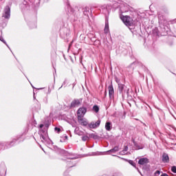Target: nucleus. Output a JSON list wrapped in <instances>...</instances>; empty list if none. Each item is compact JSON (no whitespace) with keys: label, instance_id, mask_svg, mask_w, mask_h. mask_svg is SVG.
I'll list each match as a JSON object with an SVG mask.
<instances>
[{"label":"nucleus","instance_id":"f257e3e1","mask_svg":"<svg viewBox=\"0 0 176 176\" xmlns=\"http://www.w3.org/2000/svg\"><path fill=\"white\" fill-rule=\"evenodd\" d=\"M120 19L126 25V27H131L133 25H135L137 24V19L134 18V16H130L129 15H121Z\"/></svg>","mask_w":176,"mask_h":176},{"label":"nucleus","instance_id":"f03ea898","mask_svg":"<svg viewBox=\"0 0 176 176\" xmlns=\"http://www.w3.org/2000/svg\"><path fill=\"white\" fill-rule=\"evenodd\" d=\"M86 112H87V109H86V107L79 108L77 111L78 118H83V116L86 115Z\"/></svg>","mask_w":176,"mask_h":176},{"label":"nucleus","instance_id":"7ed1b4c3","mask_svg":"<svg viewBox=\"0 0 176 176\" xmlns=\"http://www.w3.org/2000/svg\"><path fill=\"white\" fill-rule=\"evenodd\" d=\"M3 16L5 19H9L10 17V7L6 6L4 8V13Z\"/></svg>","mask_w":176,"mask_h":176},{"label":"nucleus","instance_id":"20e7f679","mask_svg":"<svg viewBox=\"0 0 176 176\" xmlns=\"http://www.w3.org/2000/svg\"><path fill=\"white\" fill-rule=\"evenodd\" d=\"M100 123H101V121L98 120L96 122H92L89 124V126L90 129H97L100 126Z\"/></svg>","mask_w":176,"mask_h":176},{"label":"nucleus","instance_id":"39448f33","mask_svg":"<svg viewBox=\"0 0 176 176\" xmlns=\"http://www.w3.org/2000/svg\"><path fill=\"white\" fill-rule=\"evenodd\" d=\"M148 163H149L148 158H141L138 162V164H140L141 166L148 164Z\"/></svg>","mask_w":176,"mask_h":176},{"label":"nucleus","instance_id":"423d86ee","mask_svg":"<svg viewBox=\"0 0 176 176\" xmlns=\"http://www.w3.org/2000/svg\"><path fill=\"white\" fill-rule=\"evenodd\" d=\"M79 105H80V100H73L71 103L72 108H75V107H79Z\"/></svg>","mask_w":176,"mask_h":176},{"label":"nucleus","instance_id":"0eeeda50","mask_svg":"<svg viewBox=\"0 0 176 176\" xmlns=\"http://www.w3.org/2000/svg\"><path fill=\"white\" fill-rule=\"evenodd\" d=\"M78 119L79 123H80V124H82V126H87V124H88L87 120H86V119L83 118V117L78 118Z\"/></svg>","mask_w":176,"mask_h":176},{"label":"nucleus","instance_id":"6e6552de","mask_svg":"<svg viewBox=\"0 0 176 176\" xmlns=\"http://www.w3.org/2000/svg\"><path fill=\"white\" fill-rule=\"evenodd\" d=\"M113 87H112V85H109V94L110 96V97H113Z\"/></svg>","mask_w":176,"mask_h":176},{"label":"nucleus","instance_id":"1a4fd4ad","mask_svg":"<svg viewBox=\"0 0 176 176\" xmlns=\"http://www.w3.org/2000/svg\"><path fill=\"white\" fill-rule=\"evenodd\" d=\"M105 129L107 130V131H110V130L112 129V124L111 122H106L105 124Z\"/></svg>","mask_w":176,"mask_h":176},{"label":"nucleus","instance_id":"9d476101","mask_svg":"<svg viewBox=\"0 0 176 176\" xmlns=\"http://www.w3.org/2000/svg\"><path fill=\"white\" fill-rule=\"evenodd\" d=\"M162 160L165 163H167V162L169 160L168 155L167 154H164L162 156Z\"/></svg>","mask_w":176,"mask_h":176},{"label":"nucleus","instance_id":"9b49d317","mask_svg":"<svg viewBox=\"0 0 176 176\" xmlns=\"http://www.w3.org/2000/svg\"><path fill=\"white\" fill-rule=\"evenodd\" d=\"M104 32L106 34H108V32H109V24L108 23H105Z\"/></svg>","mask_w":176,"mask_h":176},{"label":"nucleus","instance_id":"f8f14e48","mask_svg":"<svg viewBox=\"0 0 176 176\" xmlns=\"http://www.w3.org/2000/svg\"><path fill=\"white\" fill-rule=\"evenodd\" d=\"M93 111L94 112H98L100 111V108L98 107V106H94L93 107Z\"/></svg>","mask_w":176,"mask_h":176},{"label":"nucleus","instance_id":"ddd939ff","mask_svg":"<svg viewBox=\"0 0 176 176\" xmlns=\"http://www.w3.org/2000/svg\"><path fill=\"white\" fill-rule=\"evenodd\" d=\"M118 87H119V89H120V90L121 91H123V89H124V85H122V84H119V85H118Z\"/></svg>","mask_w":176,"mask_h":176},{"label":"nucleus","instance_id":"4468645a","mask_svg":"<svg viewBox=\"0 0 176 176\" xmlns=\"http://www.w3.org/2000/svg\"><path fill=\"white\" fill-rule=\"evenodd\" d=\"M0 41L1 42H3V43H5V45H6L8 46V44H6V41H5V40L3 39V37H2V36L0 35Z\"/></svg>","mask_w":176,"mask_h":176},{"label":"nucleus","instance_id":"2eb2a0df","mask_svg":"<svg viewBox=\"0 0 176 176\" xmlns=\"http://www.w3.org/2000/svg\"><path fill=\"white\" fill-rule=\"evenodd\" d=\"M129 164H131V166H133V167H135V164L132 160H129Z\"/></svg>","mask_w":176,"mask_h":176},{"label":"nucleus","instance_id":"dca6fc26","mask_svg":"<svg viewBox=\"0 0 176 176\" xmlns=\"http://www.w3.org/2000/svg\"><path fill=\"white\" fill-rule=\"evenodd\" d=\"M171 170L173 171V173H176V166H172Z\"/></svg>","mask_w":176,"mask_h":176},{"label":"nucleus","instance_id":"f3484780","mask_svg":"<svg viewBox=\"0 0 176 176\" xmlns=\"http://www.w3.org/2000/svg\"><path fill=\"white\" fill-rule=\"evenodd\" d=\"M160 171L159 170H157L154 174V176H160Z\"/></svg>","mask_w":176,"mask_h":176},{"label":"nucleus","instance_id":"a211bd4d","mask_svg":"<svg viewBox=\"0 0 176 176\" xmlns=\"http://www.w3.org/2000/svg\"><path fill=\"white\" fill-rule=\"evenodd\" d=\"M118 151V148H115L114 149L110 150L109 152H116Z\"/></svg>","mask_w":176,"mask_h":176},{"label":"nucleus","instance_id":"6ab92c4d","mask_svg":"<svg viewBox=\"0 0 176 176\" xmlns=\"http://www.w3.org/2000/svg\"><path fill=\"white\" fill-rule=\"evenodd\" d=\"M82 140H83L84 141H86L87 140H89V137H87V136H84V137H82Z\"/></svg>","mask_w":176,"mask_h":176},{"label":"nucleus","instance_id":"aec40b11","mask_svg":"<svg viewBox=\"0 0 176 176\" xmlns=\"http://www.w3.org/2000/svg\"><path fill=\"white\" fill-rule=\"evenodd\" d=\"M56 131L60 132V128H55Z\"/></svg>","mask_w":176,"mask_h":176},{"label":"nucleus","instance_id":"412c9836","mask_svg":"<svg viewBox=\"0 0 176 176\" xmlns=\"http://www.w3.org/2000/svg\"><path fill=\"white\" fill-rule=\"evenodd\" d=\"M43 140H49V138H45V136H42Z\"/></svg>","mask_w":176,"mask_h":176},{"label":"nucleus","instance_id":"4be33fe9","mask_svg":"<svg viewBox=\"0 0 176 176\" xmlns=\"http://www.w3.org/2000/svg\"><path fill=\"white\" fill-rule=\"evenodd\" d=\"M39 127L40 129H42V127H43V124H40Z\"/></svg>","mask_w":176,"mask_h":176}]
</instances>
